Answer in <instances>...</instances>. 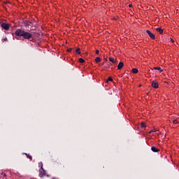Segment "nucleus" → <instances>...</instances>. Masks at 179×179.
Returning a JSON list of instances; mask_svg holds the SVG:
<instances>
[{
	"label": "nucleus",
	"instance_id": "nucleus-1",
	"mask_svg": "<svg viewBox=\"0 0 179 179\" xmlns=\"http://www.w3.org/2000/svg\"><path fill=\"white\" fill-rule=\"evenodd\" d=\"M15 34L18 37H23V38H25L26 40H30V38L33 37V34H31L30 32L25 31L22 29H17Z\"/></svg>",
	"mask_w": 179,
	"mask_h": 179
},
{
	"label": "nucleus",
	"instance_id": "nucleus-2",
	"mask_svg": "<svg viewBox=\"0 0 179 179\" xmlns=\"http://www.w3.org/2000/svg\"><path fill=\"white\" fill-rule=\"evenodd\" d=\"M47 176V171L44 170V168L40 169H39V177L43 178Z\"/></svg>",
	"mask_w": 179,
	"mask_h": 179
},
{
	"label": "nucleus",
	"instance_id": "nucleus-3",
	"mask_svg": "<svg viewBox=\"0 0 179 179\" xmlns=\"http://www.w3.org/2000/svg\"><path fill=\"white\" fill-rule=\"evenodd\" d=\"M1 27L2 29H3L4 30H9L10 27V24H8V23H2L1 24Z\"/></svg>",
	"mask_w": 179,
	"mask_h": 179
},
{
	"label": "nucleus",
	"instance_id": "nucleus-4",
	"mask_svg": "<svg viewBox=\"0 0 179 179\" xmlns=\"http://www.w3.org/2000/svg\"><path fill=\"white\" fill-rule=\"evenodd\" d=\"M146 33L148 34V36L152 38V40H155L156 38V36L155 34H153L152 32H150V30H147Z\"/></svg>",
	"mask_w": 179,
	"mask_h": 179
},
{
	"label": "nucleus",
	"instance_id": "nucleus-5",
	"mask_svg": "<svg viewBox=\"0 0 179 179\" xmlns=\"http://www.w3.org/2000/svg\"><path fill=\"white\" fill-rule=\"evenodd\" d=\"M152 87H154L155 89H157V88L159 87V83H157V82L152 81Z\"/></svg>",
	"mask_w": 179,
	"mask_h": 179
},
{
	"label": "nucleus",
	"instance_id": "nucleus-6",
	"mask_svg": "<svg viewBox=\"0 0 179 179\" xmlns=\"http://www.w3.org/2000/svg\"><path fill=\"white\" fill-rule=\"evenodd\" d=\"M152 152H154L155 153H157V152H160V150H159L157 148L152 146L151 148Z\"/></svg>",
	"mask_w": 179,
	"mask_h": 179
},
{
	"label": "nucleus",
	"instance_id": "nucleus-7",
	"mask_svg": "<svg viewBox=\"0 0 179 179\" xmlns=\"http://www.w3.org/2000/svg\"><path fill=\"white\" fill-rule=\"evenodd\" d=\"M124 66V62H120L117 66V69H122V67Z\"/></svg>",
	"mask_w": 179,
	"mask_h": 179
},
{
	"label": "nucleus",
	"instance_id": "nucleus-8",
	"mask_svg": "<svg viewBox=\"0 0 179 179\" xmlns=\"http://www.w3.org/2000/svg\"><path fill=\"white\" fill-rule=\"evenodd\" d=\"M154 69H155V71H159V72L160 73H162V72H163V69H162V68H160V67H154Z\"/></svg>",
	"mask_w": 179,
	"mask_h": 179
},
{
	"label": "nucleus",
	"instance_id": "nucleus-9",
	"mask_svg": "<svg viewBox=\"0 0 179 179\" xmlns=\"http://www.w3.org/2000/svg\"><path fill=\"white\" fill-rule=\"evenodd\" d=\"M157 31L159 33V34H163V29L162 28H156Z\"/></svg>",
	"mask_w": 179,
	"mask_h": 179
},
{
	"label": "nucleus",
	"instance_id": "nucleus-10",
	"mask_svg": "<svg viewBox=\"0 0 179 179\" xmlns=\"http://www.w3.org/2000/svg\"><path fill=\"white\" fill-rule=\"evenodd\" d=\"M109 61L113 62V64H115V62H117V61L114 59V57H109Z\"/></svg>",
	"mask_w": 179,
	"mask_h": 179
},
{
	"label": "nucleus",
	"instance_id": "nucleus-11",
	"mask_svg": "<svg viewBox=\"0 0 179 179\" xmlns=\"http://www.w3.org/2000/svg\"><path fill=\"white\" fill-rule=\"evenodd\" d=\"M131 72L132 73H138V69H132Z\"/></svg>",
	"mask_w": 179,
	"mask_h": 179
},
{
	"label": "nucleus",
	"instance_id": "nucleus-12",
	"mask_svg": "<svg viewBox=\"0 0 179 179\" xmlns=\"http://www.w3.org/2000/svg\"><path fill=\"white\" fill-rule=\"evenodd\" d=\"M141 128H145L146 127V124L143 122L141 123Z\"/></svg>",
	"mask_w": 179,
	"mask_h": 179
},
{
	"label": "nucleus",
	"instance_id": "nucleus-13",
	"mask_svg": "<svg viewBox=\"0 0 179 179\" xmlns=\"http://www.w3.org/2000/svg\"><path fill=\"white\" fill-rule=\"evenodd\" d=\"M76 54L80 55V48H78L76 50Z\"/></svg>",
	"mask_w": 179,
	"mask_h": 179
},
{
	"label": "nucleus",
	"instance_id": "nucleus-14",
	"mask_svg": "<svg viewBox=\"0 0 179 179\" xmlns=\"http://www.w3.org/2000/svg\"><path fill=\"white\" fill-rule=\"evenodd\" d=\"M100 61H101V59H100V57H96V58L95 59V62H96V63L100 62Z\"/></svg>",
	"mask_w": 179,
	"mask_h": 179
},
{
	"label": "nucleus",
	"instance_id": "nucleus-15",
	"mask_svg": "<svg viewBox=\"0 0 179 179\" xmlns=\"http://www.w3.org/2000/svg\"><path fill=\"white\" fill-rule=\"evenodd\" d=\"M25 155H26V156H27V157L28 159H29L30 160H31V159H32L31 155H29V154H25Z\"/></svg>",
	"mask_w": 179,
	"mask_h": 179
},
{
	"label": "nucleus",
	"instance_id": "nucleus-16",
	"mask_svg": "<svg viewBox=\"0 0 179 179\" xmlns=\"http://www.w3.org/2000/svg\"><path fill=\"white\" fill-rule=\"evenodd\" d=\"M0 177H1V178H5V177H6V173H1Z\"/></svg>",
	"mask_w": 179,
	"mask_h": 179
},
{
	"label": "nucleus",
	"instance_id": "nucleus-17",
	"mask_svg": "<svg viewBox=\"0 0 179 179\" xmlns=\"http://www.w3.org/2000/svg\"><path fill=\"white\" fill-rule=\"evenodd\" d=\"M108 82H113V78L109 77L108 79L106 80V83H108Z\"/></svg>",
	"mask_w": 179,
	"mask_h": 179
},
{
	"label": "nucleus",
	"instance_id": "nucleus-18",
	"mask_svg": "<svg viewBox=\"0 0 179 179\" xmlns=\"http://www.w3.org/2000/svg\"><path fill=\"white\" fill-rule=\"evenodd\" d=\"M79 62H80V64H83V62H85V59L80 58L79 59Z\"/></svg>",
	"mask_w": 179,
	"mask_h": 179
},
{
	"label": "nucleus",
	"instance_id": "nucleus-19",
	"mask_svg": "<svg viewBox=\"0 0 179 179\" xmlns=\"http://www.w3.org/2000/svg\"><path fill=\"white\" fill-rule=\"evenodd\" d=\"M173 124H178V120L176 119L173 120Z\"/></svg>",
	"mask_w": 179,
	"mask_h": 179
},
{
	"label": "nucleus",
	"instance_id": "nucleus-20",
	"mask_svg": "<svg viewBox=\"0 0 179 179\" xmlns=\"http://www.w3.org/2000/svg\"><path fill=\"white\" fill-rule=\"evenodd\" d=\"M38 164H39V167H41V169H43V162H41L38 163Z\"/></svg>",
	"mask_w": 179,
	"mask_h": 179
},
{
	"label": "nucleus",
	"instance_id": "nucleus-21",
	"mask_svg": "<svg viewBox=\"0 0 179 179\" xmlns=\"http://www.w3.org/2000/svg\"><path fill=\"white\" fill-rule=\"evenodd\" d=\"M8 38H4L1 40V41H3V43H4V41H7Z\"/></svg>",
	"mask_w": 179,
	"mask_h": 179
},
{
	"label": "nucleus",
	"instance_id": "nucleus-22",
	"mask_svg": "<svg viewBox=\"0 0 179 179\" xmlns=\"http://www.w3.org/2000/svg\"><path fill=\"white\" fill-rule=\"evenodd\" d=\"M95 52H96V54L99 55V53L100 52L99 51V50H96L95 51Z\"/></svg>",
	"mask_w": 179,
	"mask_h": 179
},
{
	"label": "nucleus",
	"instance_id": "nucleus-23",
	"mask_svg": "<svg viewBox=\"0 0 179 179\" xmlns=\"http://www.w3.org/2000/svg\"><path fill=\"white\" fill-rule=\"evenodd\" d=\"M67 51H68L69 52H71V51H72V49H68Z\"/></svg>",
	"mask_w": 179,
	"mask_h": 179
},
{
	"label": "nucleus",
	"instance_id": "nucleus-24",
	"mask_svg": "<svg viewBox=\"0 0 179 179\" xmlns=\"http://www.w3.org/2000/svg\"><path fill=\"white\" fill-rule=\"evenodd\" d=\"M151 132H156V130L155 129H152Z\"/></svg>",
	"mask_w": 179,
	"mask_h": 179
},
{
	"label": "nucleus",
	"instance_id": "nucleus-25",
	"mask_svg": "<svg viewBox=\"0 0 179 179\" xmlns=\"http://www.w3.org/2000/svg\"><path fill=\"white\" fill-rule=\"evenodd\" d=\"M129 8H132V4H129Z\"/></svg>",
	"mask_w": 179,
	"mask_h": 179
},
{
	"label": "nucleus",
	"instance_id": "nucleus-26",
	"mask_svg": "<svg viewBox=\"0 0 179 179\" xmlns=\"http://www.w3.org/2000/svg\"><path fill=\"white\" fill-rule=\"evenodd\" d=\"M171 43H174V40L173 39H171Z\"/></svg>",
	"mask_w": 179,
	"mask_h": 179
},
{
	"label": "nucleus",
	"instance_id": "nucleus-27",
	"mask_svg": "<svg viewBox=\"0 0 179 179\" xmlns=\"http://www.w3.org/2000/svg\"><path fill=\"white\" fill-rule=\"evenodd\" d=\"M152 131H150L149 132H148V134H152Z\"/></svg>",
	"mask_w": 179,
	"mask_h": 179
},
{
	"label": "nucleus",
	"instance_id": "nucleus-28",
	"mask_svg": "<svg viewBox=\"0 0 179 179\" xmlns=\"http://www.w3.org/2000/svg\"><path fill=\"white\" fill-rule=\"evenodd\" d=\"M147 0H143V2H146Z\"/></svg>",
	"mask_w": 179,
	"mask_h": 179
},
{
	"label": "nucleus",
	"instance_id": "nucleus-29",
	"mask_svg": "<svg viewBox=\"0 0 179 179\" xmlns=\"http://www.w3.org/2000/svg\"><path fill=\"white\" fill-rule=\"evenodd\" d=\"M106 61H107V59H106Z\"/></svg>",
	"mask_w": 179,
	"mask_h": 179
}]
</instances>
